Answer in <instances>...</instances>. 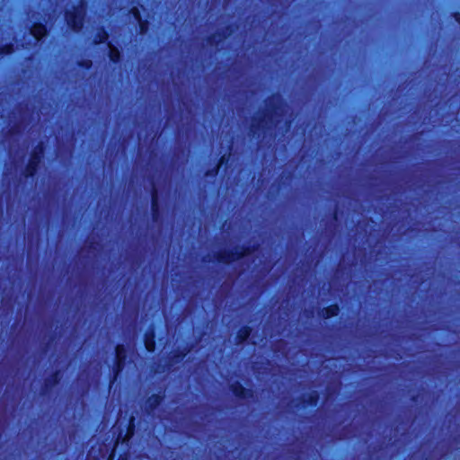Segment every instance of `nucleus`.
Masks as SVG:
<instances>
[{"mask_svg":"<svg viewBox=\"0 0 460 460\" xmlns=\"http://www.w3.org/2000/svg\"><path fill=\"white\" fill-rule=\"evenodd\" d=\"M284 111V106L279 96L272 97L267 104V111L264 118L258 124H252V130L255 132L256 129L270 128V125L278 122L277 117L281 115Z\"/></svg>","mask_w":460,"mask_h":460,"instance_id":"f257e3e1","label":"nucleus"},{"mask_svg":"<svg viewBox=\"0 0 460 460\" xmlns=\"http://www.w3.org/2000/svg\"><path fill=\"white\" fill-rule=\"evenodd\" d=\"M84 11L85 4L81 1L77 6L73 7V10H68L66 13L67 25L75 31H78L82 28Z\"/></svg>","mask_w":460,"mask_h":460,"instance_id":"f03ea898","label":"nucleus"},{"mask_svg":"<svg viewBox=\"0 0 460 460\" xmlns=\"http://www.w3.org/2000/svg\"><path fill=\"white\" fill-rule=\"evenodd\" d=\"M241 248H235V251H224L219 252L217 254V261L223 263H230L234 261H239L240 259L246 260L248 258L247 255H243V252H240Z\"/></svg>","mask_w":460,"mask_h":460,"instance_id":"7ed1b4c3","label":"nucleus"},{"mask_svg":"<svg viewBox=\"0 0 460 460\" xmlns=\"http://www.w3.org/2000/svg\"><path fill=\"white\" fill-rule=\"evenodd\" d=\"M41 154L42 146H39L37 149L34 151V153L31 155L29 164L26 168L27 176H32L35 173L37 167L40 163Z\"/></svg>","mask_w":460,"mask_h":460,"instance_id":"20e7f679","label":"nucleus"},{"mask_svg":"<svg viewBox=\"0 0 460 460\" xmlns=\"http://www.w3.org/2000/svg\"><path fill=\"white\" fill-rule=\"evenodd\" d=\"M46 28L42 24H35L31 29L30 34L38 42L42 37L46 35Z\"/></svg>","mask_w":460,"mask_h":460,"instance_id":"39448f33","label":"nucleus"},{"mask_svg":"<svg viewBox=\"0 0 460 460\" xmlns=\"http://www.w3.org/2000/svg\"><path fill=\"white\" fill-rule=\"evenodd\" d=\"M240 252H243V255H247L248 258L246 260L240 259L238 263L243 267V264H248L250 261H252L254 266H257L255 263V252H251L249 250H244L243 248L240 249ZM247 268H250V265H247Z\"/></svg>","mask_w":460,"mask_h":460,"instance_id":"423d86ee","label":"nucleus"},{"mask_svg":"<svg viewBox=\"0 0 460 460\" xmlns=\"http://www.w3.org/2000/svg\"><path fill=\"white\" fill-rule=\"evenodd\" d=\"M339 311H340L339 306L336 305H331V306L325 308L323 311L322 314H323V317L329 318V317L337 315Z\"/></svg>","mask_w":460,"mask_h":460,"instance_id":"0eeeda50","label":"nucleus"},{"mask_svg":"<svg viewBox=\"0 0 460 460\" xmlns=\"http://www.w3.org/2000/svg\"><path fill=\"white\" fill-rule=\"evenodd\" d=\"M132 12H133L135 19L139 22L140 32L142 34L146 33V31L147 30V24L146 22H141L140 14L137 8H133Z\"/></svg>","mask_w":460,"mask_h":460,"instance_id":"6e6552de","label":"nucleus"},{"mask_svg":"<svg viewBox=\"0 0 460 460\" xmlns=\"http://www.w3.org/2000/svg\"><path fill=\"white\" fill-rule=\"evenodd\" d=\"M154 333H151L150 336H147L146 337V341H145V344H146V348L148 351H154L155 349V341H154Z\"/></svg>","mask_w":460,"mask_h":460,"instance_id":"1a4fd4ad","label":"nucleus"},{"mask_svg":"<svg viewBox=\"0 0 460 460\" xmlns=\"http://www.w3.org/2000/svg\"><path fill=\"white\" fill-rule=\"evenodd\" d=\"M109 48H110V58L111 60H112L113 62H117L119 61V51L112 47L111 44H109Z\"/></svg>","mask_w":460,"mask_h":460,"instance_id":"9d476101","label":"nucleus"},{"mask_svg":"<svg viewBox=\"0 0 460 460\" xmlns=\"http://www.w3.org/2000/svg\"><path fill=\"white\" fill-rule=\"evenodd\" d=\"M123 355V347L122 346H117L116 348V358L118 361V367H119V365L121 364L122 360L124 359Z\"/></svg>","mask_w":460,"mask_h":460,"instance_id":"9b49d317","label":"nucleus"},{"mask_svg":"<svg viewBox=\"0 0 460 460\" xmlns=\"http://www.w3.org/2000/svg\"><path fill=\"white\" fill-rule=\"evenodd\" d=\"M152 210L154 214V217L156 219L157 214V195L156 192L154 191L152 194Z\"/></svg>","mask_w":460,"mask_h":460,"instance_id":"f8f14e48","label":"nucleus"},{"mask_svg":"<svg viewBox=\"0 0 460 460\" xmlns=\"http://www.w3.org/2000/svg\"><path fill=\"white\" fill-rule=\"evenodd\" d=\"M250 335V330L248 328H243L239 332V338L241 341H245Z\"/></svg>","mask_w":460,"mask_h":460,"instance_id":"ddd939ff","label":"nucleus"},{"mask_svg":"<svg viewBox=\"0 0 460 460\" xmlns=\"http://www.w3.org/2000/svg\"><path fill=\"white\" fill-rule=\"evenodd\" d=\"M108 38V34L104 31H101L98 34V40H94V43L98 44L104 41Z\"/></svg>","mask_w":460,"mask_h":460,"instance_id":"4468645a","label":"nucleus"},{"mask_svg":"<svg viewBox=\"0 0 460 460\" xmlns=\"http://www.w3.org/2000/svg\"><path fill=\"white\" fill-rule=\"evenodd\" d=\"M1 54H10L13 52V47L11 45H7L0 49Z\"/></svg>","mask_w":460,"mask_h":460,"instance_id":"2eb2a0df","label":"nucleus"},{"mask_svg":"<svg viewBox=\"0 0 460 460\" xmlns=\"http://www.w3.org/2000/svg\"><path fill=\"white\" fill-rule=\"evenodd\" d=\"M456 20L460 23V14L456 13L455 14Z\"/></svg>","mask_w":460,"mask_h":460,"instance_id":"dca6fc26","label":"nucleus"},{"mask_svg":"<svg viewBox=\"0 0 460 460\" xmlns=\"http://www.w3.org/2000/svg\"><path fill=\"white\" fill-rule=\"evenodd\" d=\"M211 43H217V40H216V37H213Z\"/></svg>","mask_w":460,"mask_h":460,"instance_id":"f3484780","label":"nucleus"},{"mask_svg":"<svg viewBox=\"0 0 460 460\" xmlns=\"http://www.w3.org/2000/svg\"><path fill=\"white\" fill-rule=\"evenodd\" d=\"M90 65H91V61H87V62L85 63V66H86L87 67H88V66H90Z\"/></svg>","mask_w":460,"mask_h":460,"instance_id":"a211bd4d","label":"nucleus"},{"mask_svg":"<svg viewBox=\"0 0 460 460\" xmlns=\"http://www.w3.org/2000/svg\"><path fill=\"white\" fill-rule=\"evenodd\" d=\"M133 419L130 420V426H132Z\"/></svg>","mask_w":460,"mask_h":460,"instance_id":"6ab92c4d","label":"nucleus"}]
</instances>
